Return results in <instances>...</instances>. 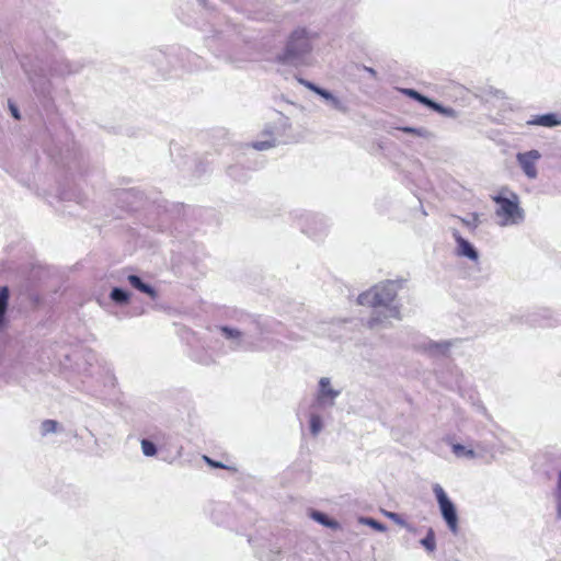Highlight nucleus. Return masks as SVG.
Segmentation results:
<instances>
[{
  "label": "nucleus",
  "instance_id": "f257e3e1",
  "mask_svg": "<svg viewBox=\"0 0 561 561\" xmlns=\"http://www.w3.org/2000/svg\"><path fill=\"white\" fill-rule=\"evenodd\" d=\"M314 38L316 34L306 27L295 28L289 34L282 53L276 56V60L283 65L294 67L308 65Z\"/></svg>",
  "mask_w": 561,
  "mask_h": 561
},
{
  "label": "nucleus",
  "instance_id": "f03ea898",
  "mask_svg": "<svg viewBox=\"0 0 561 561\" xmlns=\"http://www.w3.org/2000/svg\"><path fill=\"white\" fill-rule=\"evenodd\" d=\"M491 199L496 204L495 215L501 226L518 225L524 220V209L515 192L502 188L497 195L491 196Z\"/></svg>",
  "mask_w": 561,
  "mask_h": 561
},
{
  "label": "nucleus",
  "instance_id": "7ed1b4c3",
  "mask_svg": "<svg viewBox=\"0 0 561 561\" xmlns=\"http://www.w3.org/2000/svg\"><path fill=\"white\" fill-rule=\"evenodd\" d=\"M357 304L374 309L376 317H373L368 324L374 328L377 323L382 322L386 317V284L379 283L368 290L362 293L357 297Z\"/></svg>",
  "mask_w": 561,
  "mask_h": 561
},
{
  "label": "nucleus",
  "instance_id": "20e7f679",
  "mask_svg": "<svg viewBox=\"0 0 561 561\" xmlns=\"http://www.w3.org/2000/svg\"><path fill=\"white\" fill-rule=\"evenodd\" d=\"M433 492L435 494L440 514L445 520L448 529L456 535L459 530L458 526V514L455 504L450 501L445 490L440 484L436 483L433 485Z\"/></svg>",
  "mask_w": 561,
  "mask_h": 561
},
{
  "label": "nucleus",
  "instance_id": "39448f33",
  "mask_svg": "<svg viewBox=\"0 0 561 561\" xmlns=\"http://www.w3.org/2000/svg\"><path fill=\"white\" fill-rule=\"evenodd\" d=\"M299 219L302 232L313 238L320 237L328 226L323 216L318 214L304 213Z\"/></svg>",
  "mask_w": 561,
  "mask_h": 561
},
{
  "label": "nucleus",
  "instance_id": "423d86ee",
  "mask_svg": "<svg viewBox=\"0 0 561 561\" xmlns=\"http://www.w3.org/2000/svg\"><path fill=\"white\" fill-rule=\"evenodd\" d=\"M298 81L300 84L321 96L331 108L341 113H346L348 111L346 103L330 91L305 79H298Z\"/></svg>",
  "mask_w": 561,
  "mask_h": 561
},
{
  "label": "nucleus",
  "instance_id": "0eeeda50",
  "mask_svg": "<svg viewBox=\"0 0 561 561\" xmlns=\"http://www.w3.org/2000/svg\"><path fill=\"white\" fill-rule=\"evenodd\" d=\"M341 394L340 389H335L330 378L322 377L319 380V388L316 394V402L321 408L333 407L336 398Z\"/></svg>",
  "mask_w": 561,
  "mask_h": 561
},
{
  "label": "nucleus",
  "instance_id": "6e6552de",
  "mask_svg": "<svg viewBox=\"0 0 561 561\" xmlns=\"http://www.w3.org/2000/svg\"><path fill=\"white\" fill-rule=\"evenodd\" d=\"M541 158V154L538 150H529L526 152H519L516 156V159L523 170V172L526 174L529 179L537 178V168L536 163Z\"/></svg>",
  "mask_w": 561,
  "mask_h": 561
},
{
  "label": "nucleus",
  "instance_id": "1a4fd4ad",
  "mask_svg": "<svg viewBox=\"0 0 561 561\" xmlns=\"http://www.w3.org/2000/svg\"><path fill=\"white\" fill-rule=\"evenodd\" d=\"M261 139L252 142V148L259 151L268 150L277 145L274 127L267 126L260 135Z\"/></svg>",
  "mask_w": 561,
  "mask_h": 561
},
{
  "label": "nucleus",
  "instance_id": "9d476101",
  "mask_svg": "<svg viewBox=\"0 0 561 561\" xmlns=\"http://www.w3.org/2000/svg\"><path fill=\"white\" fill-rule=\"evenodd\" d=\"M453 236L457 243V254L459 256H465L471 261L477 262L479 259V254L477 250L472 247V244L465 238H462L458 231H455Z\"/></svg>",
  "mask_w": 561,
  "mask_h": 561
},
{
  "label": "nucleus",
  "instance_id": "9b49d317",
  "mask_svg": "<svg viewBox=\"0 0 561 561\" xmlns=\"http://www.w3.org/2000/svg\"><path fill=\"white\" fill-rule=\"evenodd\" d=\"M527 125L542 126V127H556L561 125V113H547L541 115H535L527 121Z\"/></svg>",
  "mask_w": 561,
  "mask_h": 561
},
{
  "label": "nucleus",
  "instance_id": "f8f14e48",
  "mask_svg": "<svg viewBox=\"0 0 561 561\" xmlns=\"http://www.w3.org/2000/svg\"><path fill=\"white\" fill-rule=\"evenodd\" d=\"M218 329H219L221 335L226 340H229L231 342L232 346L241 347L247 344L248 336L244 332H242L236 328H231V327H227V325L219 327Z\"/></svg>",
  "mask_w": 561,
  "mask_h": 561
},
{
  "label": "nucleus",
  "instance_id": "ddd939ff",
  "mask_svg": "<svg viewBox=\"0 0 561 561\" xmlns=\"http://www.w3.org/2000/svg\"><path fill=\"white\" fill-rule=\"evenodd\" d=\"M403 93L411 96L412 99L419 101L420 103L433 108L434 111L438 112V113H444L445 110L443 108V106L438 103H435L434 101L430 100L428 98L422 95L421 93H419L417 91L415 90H412V89H405L403 90Z\"/></svg>",
  "mask_w": 561,
  "mask_h": 561
},
{
  "label": "nucleus",
  "instance_id": "4468645a",
  "mask_svg": "<svg viewBox=\"0 0 561 561\" xmlns=\"http://www.w3.org/2000/svg\"><path fill=\"white\" fill-rule=\"evenodd\" d=\"M128 282L134 288L138 289L139 291H141L144 294H147L152 299L157 298V291L154 290V288L152 286H150L149 284L144 283L139 276L129 275Z\"/></svg>",
  "mask_w": 561,
  "mask_h": 561
},
{
  "label": "nucleus",
  "instance_id": "2eb2a0df",
  "mask_svg": "<svg viewBox=\"0 0 561 561\" xmlns=\"http://www.w3.org/2000/svg\"><path fill=\"white\" fill-rule=\"evenodd\" d=\"M9 288L7 286L0 287V330L5 325V313L9 302Z\"/></svg>",
  "mask_w": 561,
  "mask_h": 561
},
{
  "label": "nucleus",
  "instance_id": "dca6fc26",
  "mask_svg": "<svg viewBox=\"0 0 561 561\" xmlns=\"http://www.w3.org/2000/svg\"><path fill=\"white\" fill-rule=\"evenodd\" d=\"M309 516L316 520L317 523L325 526V527H329V528H332V529H335L339 527V524L333 520V519H330L325 514L319 512V511H311Z\"/></svg>",
  "mask_w": 561,
  "mask_h": 561
},
{
  "label": "nucleus",
  "instance_id": "f3484780",
  "mask_svg": "<svg viewBox=\"0 0 561 561\" xmlns=\"http://www.w3.org/2000/svg\"><path fill=\"white\" fill-rule=\"evenodd\" d=\"M110 298L118 305H126L129 301V293L123 288L114 287L111 290Z\"/></svg>",
  "mask_w": 561,
  "mask_h": 561
},
{
  "label": "nucleus",
  "instance_id": "a211bd4d",
  "mask_svg": "<svg viewBox=\"0 0 561 561\" xmlns=\"http://www.w3.org/2000/svg\"><path fill=\"white\" fill-rule=\"evenodd\" d=\"M420 543L425 548L428 552H434L436 549V538L435 533L432 528L427 530L426 536L421 539Z\"/></svg>",
  "mask_w": 561,
  "mask_h": 561
},
{
  "label": "nucleus",
  "instance_id": "6ab92c4d",
  "mask_svg": "<svg viewBox=\"0 0 561 561\" xmlns=\"http://www.w3.org/2000/svg\"><path fill=\"white\" fill-rule=\"evenodd\" d=\"M451 448H453V453L457 457L468 458V459H472L476 457V453L473 449H468L467 447H465L461 444H454Z\"/></svg>",
  "mask_w": 561,
  "mask_h": 561
},
{
  "label": "nucleus",
  "instance_id": "aec40b11",
  "mask_svg": "<svg viewBox=\"0 0 561 561\" xmlns=\"http://www.w3.org/2000/svg\"><path fill=\"white\" fill-rule=\"evenodd\" d=\"M323 428L322 419L319 414L310 415V432L313 436H317Z\"/></svg>",
  "mask_w": 561,
  "mask_h": 561
},
{
  "label": "nucleus",
  "instance_id": "412c9836",
  "mask_svg": "<svg viewBox=\"0 0 561 561\" xmlns=\"http://www.w3.org/2000/svg\"><path fill=\"white\" fill-rule=\"evenodd\" d=\"M58 423L54 420H45L41 424V433L43 436L55 433L57 431Z\"/></svg>",
  "mask_w": 561,
  "mask_h": 561
},
{
  "label": "nucleus",
  "instance_id": "4be33fe9",
  "mask_svg": "<svg viewBox=\"0 0 561 561\" xmlns=\"http://www.w3.org/2000/svg\"><path fill=\"white\" fill-rule=\"evenodd\" d=\"M140 445H141L142 454L145 456L152 457L157 454V447L152 442H150L148 439H142Z\"/></svg>",
  "mask_w": 561,
  "mask_h": 561
},
{
  "label": "nucleus",
  "instance_id": "5701e85b",
  "mask_svg": "<svg viewBox=\"0 0 561 561\" xmlns=\"http://www.w3.org/2000/svg\"><path fill=\"white\" fill-rule=\"evenodd\" d=\"M388 519L393 520L397 525L407 528L410 531L413 530V528L397 513L388 512Z\"/></svg>",
  "mask_w": 561,
  "mask_h": 561
},
{
  "label": "nucleus",
  "instance_id": "b1692460",
  "mask_svg": "<svg viewBox=\"0 0 561 561\" xmlns=\"http://www.w3.org/2000/svg\"><path fill=\"white\" fill-rule=\"evenodd\" d=\"M402 130L405 133H409V134H414V135L421 136V137H425L427 135V131L425 129L404 127V128H402Z\"/></svg>",
  "mask_w": 561,
  "mask_h": 561
},
{
  "label": "nucleus",
  "instance_id": "393cba45",
  "mask_svg": "<svg viewBox=\"0 0 561 561\" xmlns=\"http://www.w3.org/2000/svg\"><path fill=\"white\" fill-rule=\"evenodd\" d=\"M362 522L367 524V525L373 526L374 528H376L378 530H383V526L381 524H379L378 522L371 519V518H363Z\"/></svg>",
  "mask_w": 561,
  "mask_h": 561
},
{
  "label": "nucleus",
  "instance_id": "a878e982",
  "mask_svg": "<svg viewBox=\"0 0 561 561\" xmlns=\"http://www.w3.org/2000/svg\"><path fill=\"white\" fill-rule=\"evenodd\" d=\"M205 460L213 467H217V468H222L224 466L220 463V462H216V461H213L211 459H209L208 457H204Z\"/></svg>",
  "mask_w": 561,
  "mask_h": 561
},
{
  "label": "nucleus",
  "instance_id": "bb28decb",
  "mask_svg": "<svg viewBox=\"0 0 561 561\" xmlns=\"http://www.w3.org/2000/svg\"><path fill=\"white\" fill-rule=\"evenodd\" d=\"M10 110H11L12 115H13L16 119H19V118H20V114H19L18 108H16L14 105H12V104H11V105H10Z\"/></svg>",
  "mask_w": 561,
  "mask_h": 561
},
{
  "label": "nucleus",
  "instance_id": "cd10ccee",
  "mask_svg": "<svg viewBox=\"0 0 561 561\" xmlns=\"http://www.w3.org/2000/svg\"><path fill=\"white\" fill-rule=\"evenodd\" d=\"M367 72H369L371 76H375V71L371 68H365Z\"/></svg>",
  "mask_w": 561,
  "mask_h": 561
},
{
  "label": "nucleus",
  "instance_id": "c85d7f7f",
  "mask_svg": "<svg viewBox=\"0 0 561 561\" xmlns=\"http://www.w3.org/2000/svg\"><path fill=\"white\" fill-rule=\"evenodd\" d=\"M390 316H391V317H392V316L394 317V316H397V312H396V313H392V312H391V310L388 308L387 317H390Z\"/></svg>",
  "mask_w": 561,
  "mask_h": 561
},
{
  "label": "nucleus",
  "instance_id": "c756f323",
  "mask_svg": "<svg viewBox=\"0 0 561 561\" xmlns=\"http://www.w3.org/2000/svg\"><path fill=\"white\" fill-rule=\"evenodd\" d=\"M201 4H205L206 0H198Z\"/></svg>",
  "mask_w": 561,
  "mask_h": 561
}]
</instances>
